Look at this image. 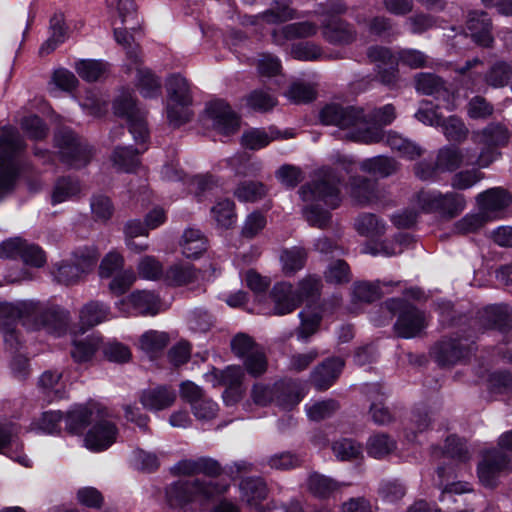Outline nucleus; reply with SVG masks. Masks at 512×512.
<instances>
[{
  "instance_id": "f257e3e1",
  "label": "nucleus",
  "mask_w": 512,
  "mask_h": 512,
  "mask_svg": "<svg viewBox=\"0 0 512 512\" xmlns=\"http://www.w3.org/2000/svg\"><path fill=\"white\" fill-rule=\"evenodd\" d=\"M68 312L59 306H49L32 300L16 303H0V331L11 349L18 345L16 323L18 320L31 329H46L48 332L62 330L68 321Z\"/></svg>"
},
{
  "instance_id": "f03ea898",
  "label": "nucleus",
  "mask_w": 512,
  "mask_h": 512,
  "mask_svg": "<svg viewBox=\"0 0 512 512\" xmlns=\"http://www.w3.org/2000/svg\"><path fill=\"white\" fill-rule=\"evenodd\" d=\"M340 182L334 170L323 168L318 171L311 183L302 186L299 190L302 200L307 203L303 215L311 226L324 228L329 223L330 213L321 208L320 204L323 203L330 209L340 205Z\"/></svg>"
},
{
  "instance_id": "7ed1b4c3",
  "label": "nucleus",
  "mask_w": 512,
  "mask_h": 512,
  "mask_svg": "<svg viewBox=\"0 0 512 512\" xmlns=\"http://www.w3.org/2000/svg\"><path fill=\"white\" fill-rule=\"evenodd\" d=\"M228 485L214 480L180 479L166 488V498L172 507L206 506L215 497L225 493Z\"/></svg>"
},
{
  "instance_id": "20e7f679",
  "label": "nucleus",
  "mask_w": 512,
  "mask_h": 512,
  "mask_svg": "<svg viewBox=\"0 0 512 512\" xmlns=\"http://www.w3.org/2000/svg\"><path fill=\"white\" fill-rule=\"evenodd\" d=\"M321 123L341 129L352 128L349 138L366 144L378 143L382 139L380 129H368L366 115L361 108L343 107L338 104L326 105L319 114Z\"/></svg>"
},
{
  "instance_id": "39448f33",
  "label": "nucleus",
  "mask_w": 512,
  "mask_h": 512,
  "mask_svg": "<svg viewBox=\"0 0 512 512\" xmlns=\"http://www.w3.org/2000/svg\"><path fill=\"white\" fill-rule=\"evenodd\" d=\"M384 306L392 314H398L394 331L401 338H414L427 326L425 314L402 298L388 299L384 302Z\"/></svg>"
},
{
  "instance_id": "423d86ee",
  "label": "nucleus",
  "mask_w": 512,
  "mask_h": 512,
  "mask_svg": "<svg viewBox=\"0 0 512 512\" xmlns=\"http://www.w3.org/2000/svg\"><path fill=\"white\" fill-rule=\"evenodd\" d=\"M497 444L503 451L494 448L485 451L478 465L479 479L486 487H494L499 474L509 467L511 457L504 451H512V430L502 433Z\"/></svg>"
},
{
  "instance_id": "0eeeda50",
  "label": "nucleus",
  "mask_w": 512,
  "mask_h": 512,
  "mask_svg": "<svg viewBox=\"0 0 512 512\" xmlns=\"http://www.w3.org/2000/svg\"><path fill=\"white\" fill-rule=\"evenodd\" d=\"M25 148L19 133L13 128H4L0 134V200L14 189L16 171L6 162Z\"/></svg>"
},
{
  "instance_id": "6e6552de",
  "label": "nucleus",
  "mask_w": 512,
  "mask_h": 512,
  "mask_svg": "<svg viewBox=\"0 0 512 512\" xmlns=\"http://www.w3.org/2000/svg\"><path fill=\"white\" fill-rule=\"evenodd\" d=\"M491 152H476L474 148L460 149L455 146H444L438 150L436 165L440 172H454L461 165L487 168L491 165Z\"/></svg>"
},
{
  "instance_id": "1a4fd4ad",
  "label": "nucleus",
  "mask_w": 512,
  "mask_h": 512,
  "mask_svg": "<svg viewBox=\"0 0 512 512\" xmlns=\"http://www.w3.org/2000/svg\"><path fill=\"white\" fill-rule=\"evenodd\" d=\"M55 141L61 160L70 167L81 168L87 165L93 156V150L87 141L72 131H60Z\"/></svg>"
},
{
  "instance_id": "9d476101",
  "label": "nucleus",
  "mask_w": 512,
  "mask_h": 512,
  "mask_svg": "<svg viewBox=\"0 0 512 512\" xmlns=\"http://www.w3.org/2000/svg\"><path fill=\"white\" fill-rule=\"evenodd\" d=\"M244 377V370L238 365L228 366L224 370L214 368L211 372L206 374L207 380L211 381L213 386L226 387L223 393V399L228 405L234 404L241 399L243 395L241 385Z\"/></svg>"
},
{
  "instance_id": "9b49d317",
  "label": "nucleus",
  "mask_w": 512,
  "mask_h": 512,
  "mask_svg": "<svg viewBox=\"0 0 512 512\" xmlns=\"http://www.w3.org/2000/svg\"><path fill=\"white\" fill-rule=\"evenodd\" d=\"M510 138L507 127L502 123L491 122L484 128L472 132L471 139L476 145H481L480 152H491V164L500 156L498 147L505 146Z\"/></svg>"
},
{
  "instance_id": "f8f14e48",
  "label": "nucleus",
  "mask_w": 512,
  "mask_h": 512,
  "mask_svg": "<svg viewBox=\"0 0 512 512\" xmlns=\"http://www.w3.org/2000/svg\"><path fill=\"white\" fill-rule=\"evenodd\" d=\"M114 109L116 114L126 116L129 123L130 133L134 140L144 143L148 138V129L145 118L140 114L131 95H123L115 100Z\"/></svg>"
},
{
  "instance_id": "ddd939ff",
  "label": "nucleus",
  "mask_w": 512,
  "mask_h": 512,
  "mask_svg": "<svg viewBox=\"0 0 512 512\" xmlns=\"http://www.w3.org/2000/svg\"><path fill=\"white\" fill-rule=\"evenodd\" d=\"M207 114L212 120L214 129L223 135H230L240 128V119L231 107L223 100H215L207 106Z\"/></svg>"
},
{
  "instance_id": "4468645a",
  "label": "nucleus",
  "mask_w": 512,
  "mask_h": 512,
  "mask_svg": "<svg viewBox=\"0 0 512 512\" xmlns=\"http://www.w3.org/2000/svg\"><path fill=\"white\" fill-rule=\"evenodd\" d=\"M477 203L480 211L491 220L512 203V196L504 188L494 187L478 194Z\"/></svg>"
},
{
  "instance_id": "2eb2a0df",
  "label": "nucleus",
  "mask_w": 512,
  "mask_h": 512,
  "mask_svg": "<svg viewBox=\"0 0 512 512\" xmlns=\"http://www.w3.org/2000/svg\"><path fill=\"white\" fill-rule=\"evenodd\" d=\"M472 349V342L467 339H445L434 348L436 361L442 365H452L466 357Z\"/></svg>"
},
{
  "instance_id": "dca6fc26",
  "label": "nucleus",
  "mask_w": 512,
  "mask_h": 512,
  "mask_svg": "<svg viewBox=\"0 0 512 512\" xmlns=\"http://www.w3.org/2000/svg\"><path fill=\"white\" fill-rule=\"evenodd\" d=\"M99 421L88 431L85 446L92 451H102L110 447L117 438L118 430L114 423L108 420Z\"/></svg>"
},
{
  "instance_id": "f3484780",
  "label": "nucleus",
  "mask_w": 512,
  "mask_h": 512,
  "mask_svg": "<svg viewBox=\"0 0 512 512\" xmlns=\"http://www.w3.org/2000/svg\"><path fill=\"white\" fill-rule=\"evenodd\" d=\"M177 395L173 388L165 385L149 387L141 391L139 401L149 411H161L170 408Z\"/></svg>"
},
{
  "instance_id": "a211bd4d",
  "label": "nucleus",
  "mask_w": 512,
  "mask_h": 512,
  "mask_svg": "<svg viewBox=\"0 0 512 512\" xmlns=\"http://www.w3.org/2000/svg\"><path fill=\"white\" fill-rule=\"evenodd\" d=\"M270 297L273 302V314L278 316L293 312L301 304L293 285L288 282L276 283Z\"/></svg>"
},
{
  "instance_id": "6ab92c4d",
  "label": "nucleus",
  "mask_w": 512,
  "mask_h": 512,
  "mask_svg": "<svg viewBox=\"0 0 512 512\" xmlns=\"http://www.w3.org/2000/svg\"><path fill=\"white\" fill-rule=\"evenodd\" d=\"M103 415L104 411L96 404L74 406L66 415V429L70 433H80L91 421Z\"/></svg>"
},
{
  "instance_id": "aec40b11",
  "label": "nucleus",
  "mask_w": 512,
  "mask_h": 512,
  "mask_svg": "<svg viewBox=\"0 0 512 512\" xmlns=\"http://www.w3.org/2000/svg\"><path fill=\"white\" fill-rule=\"evenodd\" d=\"M348 188L351 199L357 205L367 206L379 200V192L376 183L365 177H351Z\"/></svg>"
},
{
  "instance_id": "412c9836",
  "label": "nucleus",
  "mask_w": 512,
  "mask_h": 512,
  "mask_svg": "<svg viewBox=\"0 0 512 512\" xmlns=\"http://www.w3.org/2000/svg\"><path fill=\"white\" fill-rule=\"evenodd\" d=\"M467 29L478 45L490 47L493 44L492 23L486 12H471L467 20Z\"/></svg>"
},
{
  "instance_id": "4be33fe9",
  "label": "nucleus",
  "mask_w": 512,
  "mask_h": 512,
  "mask_svg": "<svg viewBox=\"0 0 512 512\" xmlns=\"http://www.w3.org/2000/svg\"><path fill=\"white\" fill-rule=\"evenodd\" d=\"M344 367L340 358H330L318 365L311 374V381L318 390H326L338 378Z\"/></svg>"
},
{
  "instance_id": "5701e85b",
  "label": "nucleus",
  "mask_w": 512,
  "mask_h": 512,
  "mask_svg": "<svg viewBox=\"0 0 512 512\" xmlns=\"http://www.w3.org/2000/svg\"><path fill=\"white\" fill-rule=\"evenodd\" d=\"M322 34L329 43L335 45L351 44L357 37V32L352 25L336 18L323 24Z\"/></svg>"
},
{
  "instance_id": "b1692460",
  "label": "nucleus",
  "mask_w": 512,
  "mask_h": 512,
  "mask_svg": "<svg viewBox=\"0 0 512 512\" xmlns=\"http://www.w3.org/2000/svg\"><path fill=\"white\" fill-rule=\"evenodd\" d=\"M289 137H292V134H282L274 127H269L267 130L252 128L242 134L241 145L250 150H259L276 139Z\"/></svg>"
},
{
  "instance_id": "393cba45",
  "label": "nucleus",
  "mask_w": 512,
  "mask_h": 512,
  "mask_svg": "<svg viewBox=\"0 0 512 512\" xmlns=\"http://www.w3.org/2000/svg\"><path fill=\"white\" fill-rule=\"evenodd\" d=\"M128 69L136 70V87L145 98H154L160 95L161 81L149 68L142 66L141 60L138 64H131Z\"/></svg>"
},
{
  "instance_id": "a878e982",
  "label": "nucleus",
  "mask_w": 512,
  "mask_h": 512,
  "mask_svg": "<svg viewBox=\"0 0 512 512\" xmlns=\"http://www.w3.org/2000/svg\"><path fill=\"white\" fill-rule=\"evenodd\" d=\"M366 395L371 401L369 413L373 422L377 425H387L393 422V415L382 403L384 393L381 391V388L376 384L368 385Z\"/></svg>"
},
{
  "instance_id": "bb28decb",
  "label": "nucleus",
  "mask_w": 512,
  "mask_h": 512,
  "mask_svg": "<svg viewBox=\"0 0 512 512\" xmlns=\"http://www.w3.org/2000/svg\"><path fill=\"white\" fill-rule=\"evenodd\" d=\"M317 29V25L312 22H298L274 30L272 38L277 45H282L287 40L311 37L317 33Z\"/></svg>"
},
{
  "instance_id": "cd10ccee",
  "label": "nucleus",
  "mask_w": 512,
  "mask_h": 512,
  "mask_svg": "<svg viewBox=\"0 0 512 512\" xmlns=\"http://www.w3.org/2000/svg\"><path fill=\"white\" fill-rule=\"evenodd\" d=\"M207 245L208 240L199 229L189 227L183 232L180 247L185 257H200L206 251Z\"/></svg>"
},
{
  "instance_id": "c85d7f7f",
  "label": "nucleus",
  "mask_w": 512,
  "mask_h": 512,
  "mask_svg": "<svg viewBox=\"0 0 512 512\" xmlns=\"http://www.w3.org/2000/svg\"><path fill=\"white\" fill-rule=\"evenodd\" d=\"M123 301L142 315H156L161 309L160 298L151 291H134Z\"/></svg>"
},
{
  "instance_id": "c756f323",
  "label": "nucleus",
  "mask_w": 512,
  "mask_h": 512,
  "mask_svg": "<svg viewBox=\"0 0 512 512\" xmlns=\"http://www.w3.org/2000/svg\"><path fill=\"white\" fill-rule=\"evenodd\" d=\"M169 99L180 105L189 106L192 103V95L188 81L180 74H172L166 82Z\"/></svg>"
},
{
  "instance_id": "7c9ffc66",
  "label": "nucleus",
  "mask_w": 512,
  "mask_h": 512,
  "mask_svg": "<svg viewBox=\"0 0 512 512\" xmlns=\"http://www.w3.org/2000/svg\"><path fill=\"white\" fill-rule=\"evenodd\" d=\"M400 282H360L354 286V295L361 301L373 302L385 293H390L389 287L399 286Z\"/></svg>"
},
{
  "instance_id": "2f4dec72",
  "label": "nucleus",
  "mask_w": 512,
  "mask_h": 512,
  "mask_svg": "<svg viewBox=\"0 0 512 512\" xmlns=\"http://www.w3.org/2000/svg\"><path fill=\"white\" fill-rule=\"evenodd\" d=\"M308 253L305 248L294 246L282 251L280 262L282 272L286 276H293L304 268L307 261Z\"/></svg>"
},
{
  "instance_id": "473e14b6",
  "label": "nucleus",
  "mask_w": 512,
  "mask_h": 512,
  "mask_svg": "<svg viewBox=\"0 0 512 512\" xmlns=\"http://www.w3.org/2000/svg\"><path fill=\"white\" fill-rule=\"evenodd\" d=\"M359 167L363 172L380 178L388 177L398 170L397 162L385 156L365 159L360 163Z\"/></svg>"
},
{
  "instance_id": "72a5a7b5",
  "label": "nucleus",
  "mask_w": 512,
  "mask_h": 512,
  "mask_svg": "<svg viewBox=\"0 0 512 512\" xmlns=\"http://www.w3.org/2000/svg\"><path fill=\"white\" fill-rule=\"evenodd\" d=\"M198 279V272L190 263H175L165 272V281L173 286L190 284Z\"/></svg>"
},
{
  "instance_id": "f704fd0d",
  "label": "nucleus",
  "mask_w": 512,
  "mask_h": 512,
  "mask_svg": "<svg viewBox=\"0 0 512 512\" xmlns=\"http://www.w3.org/2000/svg\"><path fill=\"white\" fill-rule=\"evenodd\" d=\"M77 74L87 82H94L104 78L109 65L101 60H80L75 65Z\"/></svg>"
},
{
  "instance_id": "c9c22d12",
  "label": "nucleus",
  "mask_w": 512,
  "mask_h": 512,
  "mask_svg": "<svg viewBox=\"0 0 512 512\" xmlns=\"http://www.w3.org/2000/svg\"><path fill=\"white\" fill-rule=\"evenodd\" d=\"M512 78V66L505 61H497L484 75V82L492 88L505 87Z\"/></svg>"
},
{
  "instance_id": "e433bc0d",
  "label": "nucleus",
  "mask_w": 512,
  "mask_h": 512,
  "mask_svg": "<svg viewBox=\"0 0 512 512\" xmlns=\"http://www.w3.org/2000/svg\"><path fill=\"white\" fill-rule=\"evenodd\" d=\"M509 317L508 307L495 304L485 307L480 313V322L485 328H499L506 326Z\"/></svg>"
},
{
  "instance_id": "4c0bfd02",
  "label": "nucleus",
  "mask_w": 512,
  "mask_h": 512,
  "mask_svg": "<svg viewBox=\"0 0 512 512\" xmlns=\"http://www.w3.org/2000/svg\"><path fill=\"white\" fill-rule=\"evenodd\" d=\"M276 404L286 410L295 407L302 399V395L294 382L276 383Z\"/></svg>"
},
{
  "instance_id": "58836bf2",
  "label": "nucleus",
  "mask_w": 512,
  "mask_h": 512,
  "mask_svg": "<svg viewBox=\"0 0 512 512\" xmlns=\"http://www.w3.org/2000/svg\"><path fill=\"white\" fill-rule=\"evenodd\" d=\"M261 17L268 24H281L298 18V15L288 2L275 1L269 9L261 13Z\"/></svg>"
},
{
  "instance_id": "ea45409f",
  "label": "nucleus",
  "mask_w": 512,
  "mask_h": 512,
  "mask_svg": "<svg viewBox=\"0 0 512 512\" xmlns=\"http://www.w3.org/2000/svg\"><path fill=\"white\" fill-rule=\"evenodd\" d=\"M466 206L465 197L457 192H441L439 200L438 212L440 215L453 218L459 215Z\"/></svg>"
},
{
  "instance_id": "a19ab883",
  "label": "nucleus",
  "mask_w": 512,
  "mask_h": 512,
  "mask_svg": "<svg viewBox=\"0 0 512 512\" xmlns=\"http://www.w3.org/2000/svg\"><path fill=\"white\" fill-rule=\"evenodd\" d=\"M439 126L449 141L462 143L468 138L469 129L464 121L457 116L443 118Z\"/></svg>"
},
{
  "instance_id": "79ce46f5",
  "label": "nucleus",
  "mask_w": 512,
  "mask_h": 512,
  "mask_svg": "<svg viewBox=\"0 0 512 512\" xmlns=\"http://www.w3.org/2000/svg\"><path fill=\"white\" fill-rule=\"evenodd\" d=\"M108 314L109 308L107 305L98 301H91L81 309L80 320L83 325L93 327L107 320Z\"/></svg>"
},
{
  "instance_id": "37998d69",
  "label": "nucleus",
  "mask_w": 512,
  "mask_h": 512,
  "mask_svg": "<svg viewBox=\"0 0 512 512\" xmlns=\"http://www.w3.org/2000/svg\"><path fill=\"white\" fill-rule=\"evenodd\" d=\"M211 214L217 225L222 228L228 229L236 222L235 206L229 199L218 201L211 208Z\"/></svg>"
},
{
  "instance_id": "c03bdc74",
  "label": "nucleus",
  "mask_w": 512,
  "mask_h": 512,
  "mask_svg": "<svg viewBox=\"0 0 512 512\" xmlns=\"http://www.w3.org/2000/svg\"><path fill=\"white\" fill-rule=\"evenodd\" d=\"M81 192L80 184L71 178H60L55 183L52 193V203L59 204L72 199Z\"/></svg>"
},
{
  "instance_id": "a18cd8bd",
  "label": "nucleus",
  "mask_w": 512,
  "mask_h": 512,
  "mask_svg": "<svg viewBox=\"0 0 512 512\" xmlns=\"http://www.w3.org/2000/svg\"><path fill=\"white\" fill-rule=\"evenodd\" d=\"M416 89L426 95H437V98L449 96L441 79L433 74L421 73L416 77Z\"/></svg>"
},
{
  "instance_id": "49530a36",
  "label": "nucleus",
  "mask_w": 512,
  "mask_h": 512,
  "mask_svg": "<svg viewBox=\"0 0 512 512\" xmlns=\"http://www.w3.org/2000/svg\"><path fill=\"white\" fill-rule=\"evenodd\" d=\"M381 132L383 137L379 142L385 138L387 145H389L391 149L398 151L402 156L414 159L421 155V149L407 139H404L396 133L389 132L385 136L382 130Z\"/></svg>"
},
{
  "instance_id": "de8ad7c7",
  "label": "nucleus",
  "mask_w": 512,
  "mask_h": 512,
  "mask_svg": "<svg viewBox=\"0 0 512 512\" xmlns=\"http://www.w3.org/2000/svg\"><path fill=\"white\" fill-rule=\"evenodd\" d=\"M396 449V442L387 434H376L369 438L367 442V452L370 456L380 459Z\"/></svg>"
},
{
  "instance_id": "09e8293b",
  "label": "nucleus",
  "mask_w": 512,
  "mask_h": 512,
  "mask_svg": "<svg viewBox=\"0 0 512 512\" xmlns=\"http://www.w3.org/2000/svg\"><path fill=\"white\" fill-rule=\"evenodd\" d=\"M100 347V338L89 336L85 340L74 342L71 356L77 363L91 360Z\"/></svg>"
},
{
  "instance_id": "8fccbe9b",
  "label": "nucleus",
  "mask_w": 512,
  "mask_h": 512,
  "mask_svg": "<svg viewBox=\"0 0 512 512\" xmlns=\"http://www.w3.org/2000/svg\"><path fill=\"white\" fill-rule=\"evenodd\" d=\"M169 342L168 335L159 331H148L139 340L140 348L151 357L163 350Z\"/></svg>"
},
{
  "instance_id": "3c124183",
  "label": "nucleus",
  "mask_w": 512,
  "mask_h": 512,
  "mask_svg": "<svg viewBox=\"0 0 512 512\" xmlns=\"http://www.w3.org/2000/svg\"><path fill=\"white\" fill-rule=\"evenodd\" d=\"M138 154L139 151L132 147H117L111 156V160L118 169L130 172L139 164Z\"/></svg>"
},
{
  "instance_id": "603ef678",
  "label": "nucleus",
  "mask_w": 512,
  "mask_h": 512,
  "mask_svg": "<svg viewBox=\"0 0 512 512\" xmlns=\"http://www.w3.org/2000/svg\"><path fill=\"white\" fill-rule=\"evenodd\" d=\"M357 232L366 237L380 236L385 232V225L374 214H362L355 222Z\"/></svg>"
},
{
  "instance_id": "864d4df0",
  "label": "nucleus",
  "mask_w": 512,
  "mask_h": 512,
  "mask_svg": "<svg viewBox=\"0 0 512 512\" xmlns=\"http://www.w3.org/2000/svg\"><path fill=\"white\" fill-rule=\"evenodd\" d=\"M299 318L301 323L297 329V336L298 339L305 341L317 332L321 322V316L319 313L313 312L307 308L299 313Z\"/></svg>"
},
{
  "instance_id": "5fc2aeb1",
  "label": "nucleus",
  "mask_w": 512,
  "mask_h": 512,
  "mask_svg": "<svg viewBox=\"0 0 512 512\" xmlns=\"http://www.w3.org/2000/svg\"><path fill=\"white\" fill-rule=\"evenodd\" d=\"M481 168L473 166L471 169L461 170L451 178V186L456 190H467L484 178Z\"/></svg>"
},
{
  "instance_id": "6e6d98bb",
  "label": "nucleus",
  "mask_w": 512,
  "mask_h": 512,
  "mask_svg": "<svg viewBox=\"0 0 512 512\" xmlns=\"http://www.w3.org/2000/svg\"><path fill=\"white\" fill-rule=\"evenodd\" d=\"M334 455L338 460L351 461L362 455V446L352 439H341L332 445Z\"/></svg>"
},
{
  "instance_id": "4d7b16f0",
  "label": "nucleus",
  "mask_w": 512,
  "mask_h": 512,
  "mask_svg": "<svg viewBox=\"0 0 512 512\" xmlns=\"http://www.w3.org/2000/svg\"><path fill=\"white\" fill-rule=\"evenodd\" d=\"M286 97L295 104L308 103L317 96L314 85L304 82H295L285 93Z\"/></svg>"
},
{
  "instance_id": "13d9d810",
  "label": "nucleus",
  "mask_w": 512,
  "mask_h": 512,
  "mask_svg": "<svg viewBox=\"0 0 512 512\" xmlns=\"http://www.w3.org/2000/svg\"><path fill=\"white\" fill-rule=\"evenodd\" d=\"M245 370L252 377H260L268 367V360L263 347L255 350L252 354L243 359Z\"/></svg>"
},
{
  "instance_id": "bf43d9fd",
  "label": "nucleus",
  "mask_w": 512,
  "mask_h": 512,
  "mask_svg": "<svg viewBox=\"0 0 512 512\" xmlns=\"http://www.w3.org/2000/svg\"><path fill=\"white\" fill-rule=\"evenodd\" d=\"M235 196L244 202H255L266 195V188L260 182H243L234 192Z\"/></svg>"
},
{
  "instance_id": "052dcab7",
  "label": "nucleus",
  "mask_w": 512,
  "mask_h": 512,
  "mask_svg": "<svg viewBox=\"0 0 512 512\" xmlns=\"http://www.w3.org/2000/svg\"><path fill=\"white\" fill-rule=\"evenodd\" d=\"M324 277L331 284L348 283L351 279L350 268L345 261L336 260L327 267Z\"/></svg>"
},
{
  "instance_id": "680f3d73",
  "label": "nucleus",
  "mask_w": 512,
  "mask_h": 512,
  "mask_svg": "<svg viewBox=\"0 0 512 512\" xmlns=\"http://www.w3.org/2000/svg\"><path fill=\"white\" fill-rule=\"evenodd\" d=\"M114 36L117 43L126 49L127 58L130 61L129 65L138 64L139 60H141L140 48L134 43V39L128 31L126 29L115 28Z\"/></svg>"
},
{
  "instance_id": "e2e57ef3",
  "label": "nucleus",
  "mask_w": 512,
  "mask_h": 512,
  "mask_svg": "<svg viewBox=\"0 0 512 512\" xmlns=\"http://www.w3.org/2000/svg\"><path fill=\"white\" fill-rule=\"evenodd\" d=\"M240 487L248 502H257L266 498L267 487L260 478H246L242 480Z\"/></svg>"
},
{
  "instance_id": "0e129e2a",
  "label": "nucleus",
  "mask_w": 512,
  "mask_h": 512,
  "mask_svg": "<svg viewBox=\"0 0 512 512\" xmlns=\"http://www.w3.org/2000/svg\"><path fill=\"white\" fill-rule=\"evenodd\" d=\"M321 287V279L318 276L307 275L302 278L298 283L297 289H295L297 296L300 298V303L306 299L318 297Z\"/></svg>"
},
{
  "instance_id": "69168bd1",
  "label": "nucleus",
  "mask_w": 512,
  "mask_h": 512,
  "mask_svg": "<svg viewBox=\"0 0 512 512\" xmlns=\"http://www.w3.org/2000/svg\"><path fill=\"white\" fill-rule=\"evenodd\" d=\"M140 277L146 280H157L163 275L162 264L154 256H143L137 264Z\"/></svg>"
},
{
  "instance_id": "338daca9",
  "label": "nucleus",
  "mask_w": 512,
  "mask_h": 512,
  "mask_svg": "<svg viewBox=\"0 0 512 512\" xmlns=\"http://www.w3.org/2000/svg\"><path fill=\"white\" fill-rule=\"evenodd\" d=\"M247 105L260 112H267L271 110L276 104V99L265 90H254L246 97Z\"/></svg>"
},
{
  "instance_id": "774afa93",
  "label": "nucleus",
  "mask_w": 512,
  "mask_h": 512,
  "mask_svg": "<svg viewBox=\"0 0 512 512\" xmlns=\"http://www.w3.org/2000/svg\"><path fill=\"white\" fill-rule=\"evenodd\" d=\"M90 208L94 219L97 221L109 220L114 212L111 200L102 194L94 195L91 198Z\"/></svg>"
}]
</instances>
